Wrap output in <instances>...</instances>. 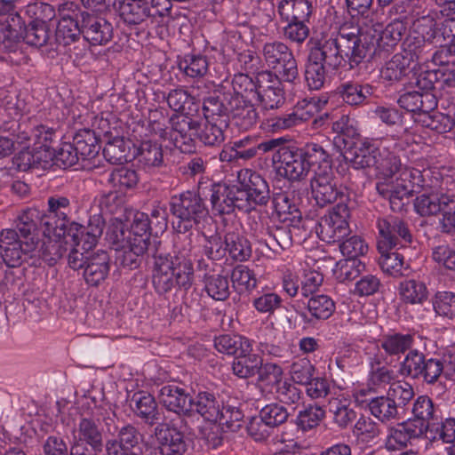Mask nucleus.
<instances>
[{
    "label": "nucleus",
    "instance_id": "nucleus-5",
    "mask_svg": "<svg viewBox=\"0 0 455 455\" xmlns=\"http://www.w3.org/2000/svg\"><path fill=\"white\" fill-rule=\"evenodd\" d=\"M170 212L173 217V228L177 232L174 243L184 245L181 237L188 236L191 241L193 228L199 226L209 216V210L204 203V194L197 186V191L187 190L171 196Z\"/></svg>",
    "mask_w": 455,
    "mask_h": 455
},
{
    "label": "nucleus",
    "instance_id": "nucleus-8",
    "mask_svg": "<svg viewBox=\"0 0 455 455\" xmlns=\"http://www.w3.org/2000/svg\"><path fill=\"white\" fill-rule=\"evenodd\" d=\"M118 12L121 21L131 29L148 28L170 13L166 0H122Z\"/></svg>",
    "mask_w": 455,
    "mask_h": 455
},
{
    "label": "nucleus",
    "instance_id": "nucleus-39",
    "mask_svg": "<svg viewBox=\"0 0 455 455\" xmlns=\"http://www.w3.org/2000/svg\"><path fill=\"white\" fill-rule=\"evenodd\" d=\"M263 359L258 354L252 353L251 342L246 352L241 351L232 363L233 373L240 379L251 378L260 370Z\"/></svg>",
    "mask_w": 455,
    "mask_h": 455
},
{
    "label": "nucleus",
    "instance_id": "nucleus-4",
    "mask_svg": "<svg viewBox=\"0 0 455 455\" xmlns=\"http://www.w3.org/2000/svg\"><path fill=\"white\" fill-rule=\"evenodd\" d=\"M284 143L273 151V161L280 163L278 173L291 181L303 180L311 170L315 172L330 156L318 143L310 142L302 147L285 146Z\"/></svg>",
    "mask_w": 455,
    "mask_h": 455
},
{
    "label": "nucleus",
    "instance_id": "nucleus-63",
    "mask_svg": "<svg viewBox=\"0 0 455 455\" xmlns=\"http://www.w3.org/2000/svg\"><path fill=\"white\" fill-rule=\"evenodd\" d=\"M427 355L416 348L409 350L403 361L400 362L398 372L401 376L414 379L417 372L419 371L421 364L425 363Z\"/></svg>",
    "mask_w": 455,
    "mask_h": 455
},
{
    "label": "nucleus",
    "instance_id": "nucleus-48",
    "mask_svg": "<svg viewBox=\"0 0 455 455\" xmlns=\"http://www.w3.org/2000/svg\"><path fill=\"white\" fill-rule=\"evenodd\" d=\"M227 253L235 261H245L251 255L250 241L236 232L226 233Z\"/></svg>",
    "mask_w": 455,
    "mask_h": 455
},
{
    "label": "nucleus",
    "instance_id": "nucleus-7",
    "mask_svg": "<svg viewBox=\"0 0 455 455\" xmlns=\"http://www.w3.org/2000/svg\"><path fill=\"white\" fill-rule=\"evenodd\" d=\"M252 100L240 97H220L213 93L204 99V110L210 117L218 116L227 120L231 119L239 130L248 131L259 119V113Z\"/></svg>",
    "mask_w": 455,
    "mask_h": 455
},
{
    "label": "nucleus",
    "instance_id": "nucleus-62",
    "mask_svg": "<svg viewBox=\"0 0 455 455\" xmlns=\"http://www.w3.org/2000/svg\"><path fill=\"white\" fill-rule=\"evenodd\" d=\"M365 269V265L359 259H346L337 262L334 275L340 283L355 280Z\"/></svg>",
    "mask_w": 455,
    "mask_h": 455
},
{
    "label": "nucleus",
    "instance_id": "nucleus-28",
    "mask_svg": "<svg viewBox=\"0 0 455 455\" xmlns=\"http://www.w3.org/2000/svg\"><path fill=\"white\" fill-rule=\"evenodd\" d=\"M110 262V257L106 251H92L83 270L85 283L91 286H99L108 276Z\"/></svg>",
    "mask_w": 455,
    "mask_h": 455
},
{
    "label": "nucleus",
    "instance_id": "nucleus-20",
    "mask_svg": "<svg viewBox=\"0 0 455 455\" xmlns=\"http://www.w3.org/2000/svg\"><path fill=\"white\" fill-rule=\"evenodd\" d=\"M84 40L92 45H106L112 41L114 27L105 17L84 11L82 14Z\"/></svg>",
    "mask_w": 455,
    "mask_h": 455
},
{
    "label": "nucleus",
    "instance_id": "nucleus-60",
    "mask_svg": "<svg viewBox=\"0 0 455 455\" xmlns=\"http://www.w3.org/2000/svg\"><path fill=\"white\" fill-rule=\"evenodd\" d=\"M258 381L262 383L270 391L275 390L283 381V370L275 363H261L260 370L257 373Z\"/></svg>",
    "mask_w": 455,
    "mask_h": 455
},
{
    "label": "nucleus",
    "instance_id": "nucleus-6",
    "mask_svg": "<svg viewBox=\"0 0 455 455\" xmlns=\"http://www.w3.org/2000/svg\"><path fill=\"white\" fill-rule=\"evenodd\" d=\"M339 31L343 39L349 43L351 69L376 57L386 58V53L397 45L391 44V40L386 39L385 35L376 29L360 33L358 27L348 28L344 24L339 28Z\"/></svg>",
    "mask_w": 455,
    "mask_h": 455
},
{
    "label": "nucleus",
    "instance_id": "nucleus-36",
    "mask_svg": "<svg viewBox=\"0 0 455 455\" xmlns=\"http://www.w3.org/2000/svg\"><path fill=\"white\" fill-rule=\"evenodd\" d=\"M397 291L400 300L406 305L422 306L428 300L429 291L427 284L418 279H405L399 283Z\"/></svg>",
    "mask_w": 455,
    "mask_h": 455
},
{
    "label": "nucleus",
    "instance_id": "nucleus-44",
    "mask_svg": "<svg viewBox=\"0 0 455 455\" xmlns=\"http://www.w3.org/2000/svg\"><path fill=\"white\" fill-rule=\"evenodd\" d=\"M336 93L345 103L350 106H359L363 104L372 94V87L369 84L363 85L348 81L340 84L336 89Z\"/></svg>",
    "mask_w": 455,
    "mask_h": 455
},
{
    "label": "nucleus",
    "instance_id": "nucleus-47",
    "mask_svg": "<svg viewBox=\"0 0 455 455\" xmlns=\"http://www.w3.org/2000/svg\"><path fill=\"white\" fill-rule=\"evenodd\" d=\"M138 161L146 167H161L164 165L162 145L151 140H143L137 148Z\"/></svg>",
    "mask_w": 455,
    "mask_h": 455
},
{
    "label": "nucleus",
    "instance_id": "nucleus-37",
    "mask_svg": "<svg viewBox=\"0 0 455 455\" xmlns=\"http://www.w3.org/2000/svg\"><path fill=\"white\" fill-rule=\"evenodd\" d=\"M76 154L79 155L81 161L95 158L100 149V140L95 132L91 129H81L73 136V141Z\"/></svg>",
    "mask_w": 455,
    "mask_h": 455
},
{
    "label": "nucleus",
    "instance_id": "nucleus-58",
    "mask_svg": "<svg viewBox=\"0 0 455 455\" xmlns=\"http://www.w3.org/2000/svg\"><path fill=\"white\" fill-rule=\"evenodd\" d=\"M330 412L333 416V422L339 428H347L356 419L357 412L347 401L335 400L330 403Z\"/></svg>",
    "mask_w": 455,
    "mask_h": 455
},
{
    "label": "nucleus",
    "instance_id": "nucleus-52",
    "mask_svg": "<svg viewBox=\"0 0 455 455\" xmlns=\"http://www.w3.org/2000/svg\"><path fill=\"white\" fill-rule=\"evenodd\" d=\"M430 51H432V48L428 44L419 37L411 35L403 42V51L400 54L408 59L410 64L413 62L420 63L428 60L427 55Z\"/></svg>",
    "mask_w": 455,
    "mask_h": 455
},
{
    "label": "nucleus",
    "instance_id": "nucleus-40",
    "mask_svg": "<svg viewBox=\"0 0 455 455\" xmlns=\"http://www.w3.org/2000/svg\"><path fill=\"white\" fill-rule=\"evenodd\" d=\"M412 75L410 77V87L418 89L421 93H435L436 85L441 87L443 84V68L430 70H415L411 68Z\"/></svg>",
    "mask_w": 455,
    "mask_h": 455
},
{
    "label": "nucleus",
    "instance_id": "nucleus-18",
    "mask_svg": "<svg viewBox=\"0 0 455 455\" xmlns=\"http://www.w3.org/2000/svg\"><path fill=\"white\" fill-rule=\"evenodd\" d=\"M169 139L174 147L182 153L195 152L200 122L186 115H172L169 119Z\"/></svg>",
    "mask_w": 455,
    "mask_h": 455
},
{
    "label": "nucleus",
    "instance_id": "nucleus-24",
    "mask_svg": "<svg viewBox=\"0 0 455 455\" xmlns=\"http://www.w3.org/2000/svg\"><path fill=\"white\" fill-rule=\"evenodd\" d=\"M411 413L413 415L411 421L419 429H421L423 434L439 426L441 411L428 395H419L414 400Z\"/></svg>",
    "mask_w": 455,
    "mask_h": 455
},
{
    "label": "nucleus",
    "instance_id": "nucleus-19",
    "mask_svg": "<svg viewBox=\"0 0 455 455\" xmlns=\"http://www.w3.org/2000/svg\"><path fill=\"white\" fill-rule=\"evenodd\" d=\"M284 82L270 70L258 73V90L254 100L264 109L280 108L285 100L282 83Z\"/></svg>",
    "mask_w": 455,
    "mask_h": 455
},
{
    "label": "nucleus",
    "instance_id": "nucleus-34",
    "mask_svg": "<svg viewBox=\"0 0 455 455\" xmlns=\"http://www.w3.org/2000/svg\"><path fill=\"white\" fill-rule=\"evenodd\" d=\"M222 402L209 391H200L192 397V415L199 414L204 420L216 423L220 419Z\"/></svg>",
    "mask_w": 455,
    "mask_h": 455
},
{
    "label": "nucleus",
    "instance_id": "nucleus-30",
    "mask_svg": "<svg viewBox=\"0 0 455 455\" xmlns=\"http://www.w3.org/2000/svg\"><path fill=\"white\" fill-rule=\"evenodd\" d=\"M397 103L408 112L424 115L433 111L438 105L436 93H421L418 90L408 91L400 95Z\"/></svg>",
    "mask_w": 455,
    "mask_h": 455
},
{
    "label": "nucleus",
    "instance_id": "nucleus-38",
    "mask_svg": "<svg viewBox=\"0 0 455 455\" xmlns=\"http://www.w3.org/2000/svg\"><path fill=\"white\" fill-rule=\"evenodd\" d=\"M277 12L283 21H308L313 5L310 0H281Z\"/></svg>",
    "mask_w": 455,
    "mask_h": 455
},
{
    "label": "nucleus",
    "instance_id": "nucleus-42",
    "mask_svg": "<svg viewBox=\"0 0 455 455\" xmlns=\"http://www.w3.org/2000/svg\"><path fill=\"white\" fill-rule=\"evenodd\" d=\"M367 408L374 418L384 424L400 419L399 409L396 407V403L387 395L369 399Z\"/></svg>",
    "mask_w": 455,
    "mask_h": 455
},
{
    "label": "nucleus",
    "instance_id": "nucleus-2",
    "mask_svg": "<svg viewBox=\"0 0 455 455\" xmlns=\"http://www.w3.org/2000/svg\"><path fill=\"white\" fill-rule=\"evenodd\" d=\"M181 238L185 244L174 243V255L160 250L153 254L152 283L159 295H164L175 287L188 291L194 283V267L188 258L192 241L188 236Z\"/></svg>",
    "mask_w": 455,
    "mask_h": 455
},
{
    "label": "nucleus",
    "instance_id": "nucleus-57",
    "mask_svg": "<svg viewBox=\"0 0 455 455\" xmlns=\"http://www.w3.org/2000/svg\"><path fill=\"white\" fill-rule=\"evenodd\" d=\"M179 68L187 76L199 78L208 72L209 62L204 55L187 54L180 60Z\"/></svg>",
    "mask_w": 455,
    "mask_h": 455
},
{
    "label": "nucleus",
    "instance_id": "nucleus-55",
    "mask_svg": "<svg viewBox=\"0 0 455 455\" xmlns=\"http://www.w3.org/2000/svg\"><path fill=\"white\" fill-rule=\"evenodd\" d=\"M414 339L411 334L394 333L385 335L380 346L388 355H400L411 349Z\"/></svg>",
    "mask_w": 455,
    "mask_h": 455
},
{
    "label": "nucleus",
    "instance_id": "nucleus-21",
    "mask_svg": "<svg viewBox=\"0 0 455 455\" xmlns=\"http://www.w3.org/2000/svg\"><path fill=\"white\" fill-rule=\"evenodd\" d=\"M299 222H286L280 225L267 226L260 242L275 254L280 255L291 247L293 236L299 231Z\"/></svg>",
    "mask_w": 455,
    "mask_h": 455
},
{
    "label": "nucleus",
    "instance_id": "nucleus-64",
    "mask_svg": "<svg viewBox=\"0 0 455 455\" xmlns=\"http://www.w3.org/2000/svg\"><path fill=\"white\" fill-rule=\"evenodd\" d=\"M433 309L439 316L448 319L455 317V293L437 291L432 298Z\"/></svg>",
    "mask_w": 455,
    "mask_h": 455
},
{
    "label": "nucleus",
    "instance_id": "nucleus-26",
    "mask_svg": "<svg viewBox=\"0 0 455 455\" xmlns=\"http://www.w3.org/2000/svg\"><path fill=\"white\" fill-rule=\"evenodd\" d=\"M344 153V158L355 169L373 168L379 148L366 140L351 142Z\"/></svg>",
    "mask_w": 455,
    "mask_h": 455
},
{
    "label": "nucleus",
    "instance_id": "nucleus-41",
    "mask_svg": "<svg viewBox=\"0 0 455 455\" xmlns=\"http://www.w3.org/2000/svg\"><path fill=\"white\" fill-rule=\"evenodd\" d=\"M129 405L133 413L146 423L153 425L157 419V403L150 394L145 392L134 393Z\"/></svg>",
    "mask_w": 455,
    "mask_h": 455
},
{
    "label": "nucleus",
    "instance_id": "nucleus-59",
    "mask_svg": "<svg viewBox=\"0 0 455 455\" xmlns=\"http://www.w3.org/2000/svg\"><path fill=\"white\" fill-rule=\"evenodd\" d=\"M53 161V164L60 168L68 169L76 164L80 160V156L76 154L74 145L70 142H63L60 146L50 152L47 156Z\"/></svg>",
    "mask_w": 455,
    "mask_h": 455
},
{
    "label": "nucleus",
    "instance_id": "nucleus-27",
    "mask_svg": "<svg viewBox=\"0 0 455 455\" xmlns=\"http://www.w3.org/2000/svg\"><path fill=\"white\" fill-rule=\"evenodd\" d=\"M286 141V139L281 137L258 142L255 138L246 136L241 140L234 141L233 146L239 159L246 161L254 158L258 155L272 152L283 142Z\"/></svg>",
    "mask_w": 455,
    "mask_h": 455
},
{
    "label": "nucleus",
    "instance_id": "nucleus-53",
    "mask_svg": "<svg viewBox=\"0 0 455 455\" xmlns=\"http://www.w3.org/2000/svg\"><path fill=\"white\" fill-rule=\"evenodd\" d=\"M307 308L312 318L315 320H327L335 312L336 305L330 296L315 294L307 300Z\"/></svg>",
    "mask_w": 455,
    "mask_h": 455
},
{
    "label": "nucleus",
    "instance_id": "nucleus-15",
    "mask_svg": "<svg viewBox=\"0 0 455 455\" xmlns=\"http://www.w3.org/2000/svg\"><path fill=\"white\" fill-rule=\"evenodd\" d=\"M148 448L144 435L131 423L117 429L116 437L105 443L107 455H146Z\"/></svg>",
    "mask_w": 455,
    "mask_h": 455
},
{
    "label": "nucleus",
    "instance_id": "nucleus-31",
    "mask_svg": "<svg viewBox=\"0 0 455 455\" xmlns=\"http://www.w3.org/2000/svg\"><path fill=\"white\" fill-rule=\"evenodd\" d=\"M375 113L386 124L396 126L395 132L390 134V136L395 140L394 148L402 150L403 144H408L410 134V130L403 122V113L397 108L385 107H378Z\"/></svg>",
    "mask_w": 455,
    "mask_h": 455
},
{
    "label": "nucleus",
    "instance_id": "nucleus-12",
    "mask_svg": "<svg viewBox=\"0 0 455 455\" xmlns=\"http://www.w3.org/2000/svg\"><path fill=\"white\" fill-rule=\"evenodd\" d=\"M5 129L17 137L19 144L33 140L34 150L44 151L45 157L53 149L52 144L57 139L56 131L44 124L36 125L29 119H12Z\"/></svg>",
    "mask_w": 455,
    "mask_h": 455
},
{
    "label": "nucleus",
    "instance_id": "nucleus-9",
    "mask_svg": "<svg viewBox=\"0 0 455 455\" xmlns=\"http://www.w3.org/2000/svg\"><path fill=\"white\" fill-rule=\"evenodd\" d=\"M331 164L332 160L330 156L321 167L315 169L310 180L313 198L320 207H324L338 200V203L349 205L350 198L347 188L338 185Z\"/></svg>",
    "mask_w": 455,
    "mask_h": 455
},
{
    "label": "nucleus",
    "instance_id": "nucleus-3",
    "mask_svg": "<svg viewBox=\"0 0 455 455\" xmlns=\"http://www.w3.org/2000/svg\"><path fill=\"white\" fill-rule=\"evenodd\" d=\"M39 219L36 209H28L18 217L15 228L0 232V253L9 267H19L32 258L39 243Z\"/></svg>",
    "mask_w": 455,
    "mask_h": 455
},
{
    "label": "nucleus",
    "instance_id": "nucleus-1",
    "mask_svg": "<svg viewBox=\"0 0 455 455\" xmlns=\"http://www.w3.org/2000/svg\"><path fill=\"white\" fill-rule=\"evenodd\" d=\"M308 54L305 64V80L310 90L323 87L328 71H336L346 63L350 66L349 43L339 30L319 33L307 42Z\"/></svg>",
    "mask_w": 455,
    "mask_h": 455
},
{
    "label": "nucleus",
    "instance_id": "nucleus-13",
    "mask_svg": "<svg viewBox=\"0 0 455 455\" xmlns=\"http://www.w3.org/2000/svg\"><path fill=\"white\" fill-rule=\"evenodd\" d=\"M349 218L350 206L347 204L337 203L318 221L315 228L317 235L322 241L328 243L341 242L350 233Z\"/></svg>",
    "mask_w": 455,
    "mask_h": 455
},
{
    "label": "nucleus",
    "instance_id": "nucleus-45",
    "mask_svg": "<svg viewBox=\"0 0 455 455\" xmlns=\"http://www.w3.org/2000/svg\"><path fill=\"white\" fill-rule=\"evenodd\" d=\"M274 212L281 223L299 222L301 223V213L297 206L291 201L285 193H276L272 199Z\"/></svg>",
    "mask_w": 455,
    "mask_h": 455
},
{
    "label": "nucleus",
    "instance_id": "nucleus-43",
    "mask_svg": "<svg viewBox=\"0 0 455 455\" xmlns=\"http://www.w3.org/2000/svg\"><path fill=\"white\" fill-rule=\"evenodd\" d=\"M443 191H426L414 200V210L421 217L438 215L443 211Z\"/></svg>",
    "mask_w": 455,
    "mask_h": 455
},
{
    "label": "nucleus",
    "instance_id": "nucleus-56",
    "mask_svg": "<svg viewBox=\"0 0 455 455\" xmlns=\"http://www.w3.org/2000/svg\"><path fill=\"white\" fill-rule=\"evenodd\" d=\"M251 340L240 335L223 334L216 337L214 347L220 352L229 355H236L241 351L246 352Z\"/></svg>",
    "mask_w": 455,
    "mask_h": 455
},
{
    "label": "nucleus",
    "instance_id": "nucleus-14",
    "mask_svg": "<svg viewBox=\"0 0 455 455\" xmlns=\"http://www.w3.org/2000/svg\"><path fill=\"white\" fill-rule=\"evenodd\" d=\"M59 20L55 31V42L59 45L68 46L84 38L82 32V14L80 7L73 2L59 5Z\"/></svg>",
    "mask_w": 455,
    "mask_h": 455
},
{
    "label": "nucleus",
    "instance_id": "nucleus-10",
    "mask_svg": "<svg viewBox=\"0 0 455 455\" xmlns=\"http://www.w3.org/2000/svg\"><path fill=\"white\" fill-rule=\"evenodd\" d=\"M261 53L265 64L279 78L290 84H295L299 80L297 60L286 44L281 41L267 42L262 46Z\"/></svg>",
    "mask_w": 455,
    "mask_h": 455
},
{
    "label": "nucleus",
    "instance_id": "nucleus-17",
    "mask_svg": "<svg viewBox=\"0 0 455 455\" xmlns=\"http://www.w3.org/2000/svg\"><path fill=\"white\" fill-rule=\"evenodd\" d=\"M154 433L157 446L151 455H193L190 440L177 427L158 425Z\"/></svg>",
    "mask_w": 455,
    "mask_h": 455
},
{
    "label": "nucleus",
    "instance_id": "nucleus-29",
    "mask_svg": "<svg viewBox=\"0 0 455 455\" xmlns=\"http://www.w3.org/2000/svg\"><path fill=\"white\" fill-rule=\"evenodd\" d=\"M205 118L204 124L200 123V128L197 129L196 139H198L204 145L209 147H218L225 140V131L228 127L227 119H221L218 116L210 117L206 116L205 111L203 109Z\"/></svg>",
    "mask_w": 455,
    "mask_h": 455
},
{
    "label": "nucleus",
    "instance_id": "nucleus-23",
    "mask_svg": "<svg viewBox=\"0 0 455 455\" xmlns=\"http://www.w3.org/2000/svg\"><path fill=\"white\" fill-rule=\"evenodd\" d=\"M198 187L204 197H209L214 214L225 215L235 212L231 199L230 186L220 182L200 180Z\"/></svg>",
    "mask_w": 455,
    "mask_h": 455
},
{
    "label": "nucleus",
    "instance_id": "nucleus-61",
    "mask_svg": "<svg viewBox=\"0 0 455 455\" xmlns=\"http://www.w3.org/2000/svg\"><path fill=\"white\" fill-rule=\"evenodd\" d=\"M108 182L123 193L133 188L139 182L138 173L135 170L127 167L115 169L108 176Z\"/></svg>",
    "mask_w": 455,
    "mask_h": 455
},
{
    "label": "nucleus",
    "instance_id": "nucleus-32",
    "mask_svg": "<svg viewBox=\"0 0 455 455\" xmlns=\"http://www.w3.org/2000/svg\"><path fill=\"white\" fill-rule=\"evenodd\" d=\"M423 433L417 425L409 419L389 429L385 446L390 451L404 449L411 443V441L419 438Z\"/></svg>",
    "mask_w": 455,
    "mask_h": 455
},
{
    "label": "nucleus",
    "instance_id": "nucleus-16",
    "mask_svg": "<svg viewBox=\"0 0 455 455\" xmlns=\"http://www.w3.org/2000/svg\"><path fill=\"white\" fill-rule=\"evenodd\" d=\"M47 204V214L40 219V224L45 228L44 234L60 238L73 222L68 217L71 212L70 200L67 196L54 195L48 198Z\"/></svg>",
    "mask_w": 455,
    "mask_h": 455
},
{
    "label": "nucleus",
    "instance_id": "nucleus-50",
    "mask_svg": "<svg viewBox=\"0 0 455 455\" xmlns=\"http://www.w3.org/2000/svg\"><path fill=\"white\" fill-rule=\"evenodd\" d=\"M20 38L31 46L42 47L50 39V28L46 21L36 19L31 20L26 28H23Z\"/></svg>",
    "mask_w": 455,
    "mask_h": 455
},
{
    "label": "nucleus",
    "instance_id": "nucleus-49",
    "mask_svg": "<svg viewBox=\"0 0 455 455\" xmlns=\"http://www.w3.org/2000/svg\"><path fill=\"white\" fill-rule=\"evenodd\" d=\"M204 291L214 300L224 301L230 295L228 275L205 273L204 275Z\"/></svg>",
    "mask_w": 455,
    "mask_h": 455
},
{
    "label": "nucleus",
    "instance_id": "nucleus-25",
    "mask_svg": "<svg viewBox=\"0 0 455 455\" xmlns=\"http://www.w3.org/2000/svg\"><path fill=\"white\" fill-rule=\"evenodd\" d=\"M238 180L242 182L253 206H266L270 200V189L267 180L251 169H243L238 172Z\"/></svg>",
    "mask_w": 455,
    "mask_h": 455
},
{
    "label": "nucleus",
    "instance_id": "nucleus-46",
    "mask_svg": "<svg viewBox=\"0 0 455 455\" xmlns=\"http://www.w3.org/2000/svg\"><path fill=\"white\" fill-rule=\"evenodd\" d=\"M233 92H226L220 97H240L243 99L254 100L258 90V75L255 80L243 73H237L232 79Z\"/></svg>",
    "mask_w": 455,
    "mask_h": 455
},
{
    "label": "nucleus",
    "instance_id": "nucleus-54",
    "mask_svg": "<svg viewBox=\"0 0 455 455\" xmlns=\"http://www.w3.org/2000/svg\"><path fill=\"white\" fill-rule=\"evenodd\" d=\"M410 65L408 59L395 53L381 68L380 76L389 83L399 82L407 76Z\"/></svg>",
    "mask_w": 455,
    "mask_h": 455
},
{
    "label": "nucleus",
    "instance_id": "nucleus-33",
    "mask_svg": "<svg viewBox=\"0 0 455 455\" xmlns=\"http://www.w3.org/2000/svg\"><path fill=\"white\" fill-rule=\"evenodd\" d=\"M76 438L88 443L93 452L99 453L105 448L103 431L99 419L82 417L79 420ZM76 436V435H74Z\"/></svg>",
    "mask_w": 455,
    "mask_h": 455
},
{
    "label": "nucleus",
    "instance_id": "nucleus-22",
    "mask_svg": "<svg viewBox=\"0 0 455 455\" xmlns=\"http://www.w3.org/2000/svg\"><path fill=\"white\" fill-rule=\"evenodd\" d=\"M192 395L184 387L177 384L164 386L160 389L159 400L166 410L179 416H192Z\"/></svg>",
    "mask_w": 455,
    "mask_h": 455
},
{
    "label": "nucleus",
    "instance_id": "nucleus-11",
    "mask_svg": "<svg viewBox=\"0 0 455 455\" xmlns=\"http://www.w3.org/2000/svg\"><path fill=\"white\" fill-rule=\"evenodd\" d=\"M377 248L379 252H387L396 248H405L412 242L408 223L395 215L379 217L376 221Z\"/></svg>",
    "mask_w": 455,
    "mask_h": 455
},
{
    "label": "nucleus",
    "instance_id": "nucleus-35",
    "mask_svg": "<svg viewBox=\"0 0 455 455\" xmlns=\"http://www.w3.org/2000/svg\"><path fill=\"white\" fill-rule=\"evenodd\" d=\"M106 143L102 153L105 159L112 164H123L131 161L130 144L123 136L115 135L111 132H105Z\"/></svg>",
    "mask_w": 455,
    "mask_h": 455
},
{
    "label": "nucleus",
    "instance_id": "nucleus-51",
    "mask_svg": "<svg viewBox=\"0 0 455 455\" xmlns=\"http://www.w3.org/2000/svg\"><path fill=\"white\" fill-rule=\"evenodd\" d=\"M402 164L399 156L389 150L388 147L379 148L376 164L373 168L376 173L385 179L391 178L400 169Z\"/></svg>",
    "mask_w": 455,
    "mask_h": 455
}]
</instances>
